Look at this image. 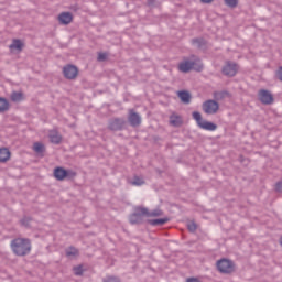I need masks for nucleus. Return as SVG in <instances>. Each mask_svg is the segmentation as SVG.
Listing matches in <instances>:
<instances>
[{
  "mask_svg": "<svg viewBox=\"0 0 282 282\" xmlns=\"http://www.w3.org/2000/svg\"><path fill=\"white\" fill-rule=\"evenodd\" d=\"M11 250L15 257H28L32 252V240L30 238H15L11 240Z\"/></svg>",
  "mask_w": 282,
  "mask_h": 282,
  "instance_id": "1",
  "label": "nucleus"
},
{
  "mask_svg": "<svg viewBox=\"0 0 282 282\" xmlns=\"http://www.w3.org/2000/svg\"><path fill=\"white\" fill-rule=\"evenodd\" d=\"M78 173L72 169H65L63 166H56L53 170V176L57 182H65V180H68L73 182V180H76V176Z\"/></svg>",
  "mask_w": 282,
  "mask_h": 282,
  "instance_id": "2",
  "label": "nucleus"
},
{
  "mask_svg": "<svg viewBox=\"0 0 282 282\" xmlns=\"http://www.w3.org/2000/svg\"><path fill=\"white\" fill-rule=\"evenodd\" d=\"M149 208L137 206L132 214L129 215V223L131 226H142L144 224V217H148Z\"/></svg>",
  "mask_w": 282,
  "mask_h": 282,
  "instance_id": "3",
  "label": "nucleus"
},
{
  "mask_svg": "<svg viewBox=\"0 0 282 282\" xmlns=\"http://www.w3.org/2000/svg\"><path fill=\"white\" fill-rule=\"evenodd\" d=\"M192 118H193V120H195V122H196L197 127H199V129H203L204 131H217V123H215L213 121L204 120V118H202V112L194 111L192 113Z\"/></svg>",
  "mask_w": 282,
  "mask_h": 282,
  "instance_id": "4",
  "label": "nucleus"
},
{
  "mask_svg": "<svg viewBox=\"0 0 282 282\" xmlns=\"http://www.w3.org/2000/svg\"><path fill=\"white\" fill-rule=\"evenodd\" d=\"M216 268L220 274H232L235 272V262L228 258H221L216 262Z\"/></svg>",
  "mask_w": 282,
  "mask_h": 282,
  "instance_id": "5",
  "label": "nucleus"
},
{
  "mask_svg": "<svg viewBox=\"0 0 282 282\" xmlns=\"http://www.w3.org/2000/svg\"><path fill=\"white\" fill-rule=\"evenodd\" d=\"M238 72H239V64L232 61H226L225 65L221 68L223 76H227V78H235Z\"/></svg>",
  "mask_w": 282,
  "mask_h": 282,
  "instance_id": "6",
  "label": "nucleus"
},
{
  "mask_svg": "<svg viewBox=\"0 0 282 282\" xmlns=\"http://www.w3.org/2000/svg\"><path fill=\"white\" fill-rule=\"evenodd\" d=\"M109 131H124L127 129V120L124 118H112L108 122Z\"/></svg>",
  "mask_w": 282,
  "mask_h": 282,
  "instance_id": "7",
  "label": "nucleus"
},
{
  "mask_svg": "<svg viewBox=\"0 0 282 282\" xmlns=\"http://www.w3.org/2000/svg\"><path fill=\"white\" fill-rule=\"evenodd\" d=\"M63 74L66 80H76L78 77V66L74 64H67L63 67Z\"/></svg>",
  "mask_w": 282,
  "mask_h": 282,
  "instance_id": "8",
  "label": "nucleus"
},
{
  "mask_svg": "<svg viewBox=\"0 0 282 282\" xmlns=\"http://www.w3.org/2000/svg\"><path fill=\"white\" fill-rule=\"evenodd\" d=\"M203 111L207 113V116H214L219 111V102L214 99H208L203 104Z\"/></svg>",
  "mask_w": 282,
  "mask_h": 282,
  "instance_id": "9",
  "label": "nucleus"
},
{
  "mask_svg": "<svg viewBox=\"0 0 282 282\" xmlns=\"http://www.w3.org/2000/svg\"><path fill=\"white\" fill-rule=\"evenodd\" d=\"M258 99L262 105H273L274 104V95L268 89H260L258 91Z\"/></svg>",
  "mask_w": 282,
  "mask_h": 282,
  "instance_id": "10",
  "label": "nucleus"
},
{
  "mask_svg": "<svg viewBox=\"0 0 282 282\" xmlns=\"http://www.w3.org/2000/svg\"><path fill=\"white\" fill-rule=\"evenodd\" d=\"M128 122L131 127H140L142 124V117H140V113L135 112V110L130 109L129 116H128Z\"/></svg>",
  "mask_w": 282,
  "mask_h": 282,
  "instance_id": "11",
  "label": "nucleus"
},
{
  "mask_svg": "<svg viewBox=\"0 0 282 282\" xmlns=\"http://www.w3.org/2000/svg\"><path fill=\"white\" fill-rule=\"evenodd\" d=\"M192 45H196L197 50L206 52L208 50V41L204 37H194L192 39Z\"/></svg>",
  "mask_w": 282,
  "mask_h": 282,
  "instance_id": "12",
  "label": "nucleus"
},
{
  "mask_svg": "<svg viewBox=\"0 0 282 282\" xmlns=\"http://www.w3.org/2000/svg\"><path fill=\"white\" fill-rule=\"evenodd\" d=\"M194 67H195V62L189 59L183 61L178 64V69L183 74H188V72H191Z\"/></svg>",
  "mask_w": 282,
  "mask_h": 282,
  "instance_id": "13",
  "label": "nucleus"
},
{
  "mask_svg": "<svg viewBox=\"0 0 282 282\" xmlns=\"http://www.w3.org/2000/svg\"><path fill=\"white\" fill-rule=\"evenodd\" d=\"M58 21L61 25H69V23L74 21V15L72 14V12H62L58 15Z\"/></svg>",
  "mask_w": 282,
  "mask_h": 282,
  "instance_id": "14",
  "label": "nucleus"
},
{
  "mask_svg": "<svg viewBox=\"0 0 282 282\" xmlns=\"http://www.w3.org/2000/svg\"><path fill=\"white\" fill-rule=\"evenodd\" d=\"M177 97L180 98L181 102H183V105H191V98H193L191 91L188 90H178Z\"/></svg>",
  "mask_w": 282,
  "mask_h": 282,
  "instance_id": "15",
  "label": "nucleus"
},
{
  "mask_svg": "<svg viewBox=\"0 0 282 282\" xmlns=\"http://www.w3.org/2000/svg\"><path fill=\"white\" fill-rule=\"evenodd\" d=\"M10 100L11 102H23V100H25V95L21 90H13L10 95Z\"/></svg>",
  "mask_w": 282,
  "mask_h": 282,
  "instance_id": "16",
  "label": "nucleus"
},
{
  "mask_svg": "<svg viewBox=\"0 0 282 282\" xmlns=\"http://www.w3.org/2000/svg\"><path fill=\"white\" fill-rule=\"evenodd\" d=\"M171 221L170 217H164V218H155V219H148L147 224L150 226H164V224H169Z\"/></svg>",
  "mask_w": 282,
  "mask_h": 282,
  "instance_id": "17",
  "label": "nucleus"
},
{
  "mask_svg": "<svg viewBox=\"0 0 282 282\" xmlns=\"http://www.w3.org/2000/svg\"><path fill=\"white\" fill-rule=\"evenodd\" d=\"M170 124H172V127H182L184 124V120H182V117L178 115L173 113L170 116Z\"/></svg>",
  "mask_w": 282,
  "mask_h": 282,
  "instance_id": "18",
  "label": "nucleus"
},
{
  "mask_svg": "<svg viewBox=\"0 0 282 282\" xmlns=\"http://www.w3.org/2000/svg\"><path fill=\"white\" fill-rule=\"evenodd\" d=\"M48 138L52 144H61V142H63V135H61L58 131H51Z\"/></svg>",
  "mask_w": 282,
  "mask_h": 282,
  "instance_id": "19",
  "label": "nucleus"
},
{
  "mask_svg": "<svg viewBox=\"0 0 282 282\" xmlns=\"http://www.w3.org/2000/svg\"><path fill=\"white\" fill-rule=\"evenodd\" d=\"M12 152L8 148H0V162L6 163L10 160Z\"/></svg>",
  "mask_w": 282,
  "mask_h": 282,
  "instance_id": "20",
  "label": "nucleus"
},
{
  "mask_svg": "<svg viewBox=\"0 0 282 282\" xmlns=\"http://www.w3.org/2000/svg\"><path fill=\"white\" fill-rule=\"evenodd\" d=\"M10 50H17L18 52H23V47H25V44L23 43V41L19 40V39H14L12 41V44H10Z\"/></svg>",
  "mask_w": 282,
  "mask_h": 282,
  "instance_id": "21",
  "label": "nucleus"
},
{
  "mask_svg": "<svg viewBox=\"0 0 282 282\" xmlns=\"http://www.w3.org/2000/svg\"><path fill=\"white\" fill-rule=\"evenodd\" d=\"M33 151L37 153V155H41V158H44L45 153V144L41 142H35L33 144Z\"/></svg>",
  "mask_w": 282,
  "mask_h": 282,
  "instance_id": "22",
  "label": "nucleus"
},
{
  "mask_svg": "<svg viewBox=\"0 0 282 282\" xmlns=\"http://www.w3.org/2000/svg\"><path fill=\"white\" fill-rule=\"evenodd\" d=\"M6 111H10V101L4 97H0V113H6Z\"/></svg>",
  "mask_w": 282,
  "mask_h": 282,
  "instance_id": "23",
  "label": "nucleus"
},
{
  "mask_svg": "<svg viewBox=\"0 0 282 282\" xmlns=\"http://www.w3.org/2000/svg\"><path fill=\"white\" fill-rule=\"evenodd\" d=\"M65 252L66 257H78V249L74 246L68 247Z\"/></svg>",
  "mask_w": 282,
  "mask_h": 282,
  "instance_id": "24",
  "label": "nucleus"
},
{
  "mask_svg": "<svg viewBox=\"0 0 282 282\" xmlns=\"http://www.w3.org/2000/svg\"><path fill=\"white\" fill-rule=\"evenodd\" d=\"M162 215H164V212L160 208H156L152 212H149L148 209V217H162Z\"/></svg>",
  "mask_w": 282,
  "mask_h": 282,
  "instance_id": "25",
  "label": "nucleus"
},
{
  "mask_svg": "<svg viewBox=\"0 0 282 282\" xmlns=\"http://www.w3.org/2000/svg\"><path fill=\"white\" fill-rule=\"evenodd\" d=\"M30 221H32V217H30V216H24V217L20 220V224H21V226H24V228H30Z\"/></svg>",
  "mask_w": 282,
  "mask_h": 282,
  "instance_id": "26",
  "label": "nucleus"
},
{
  "mask_svg": "<svg viewBox=\"0 0 282 282\" xmlns=\"http://www.w3.org/2000/svg\"><path fill=\"white\" fill-rule=\"evenodd\" d=\"M225 3L228 8H237V6H239V0H225Z\"/></svg>",
  "mask_w": 282,
  "mask_h": 282,
  "instance_id": "27",
  "label": "nucleus"
},
{
  "mask_svg": "<svg viewBox=\"0 0 282 282\" xmlns=\"http://www.w3.org/2000/svg\"><path fill=\"white\" fill-rule=\"evenodd\" d=\"M83 272L84 270L82 264L74 267V273L76 276H83Z\"/></svg>",
  "mask_w": 282,
  "mask_h": 282,
  "instance_id": "28",
  "label": "nucleus"
},
{
  "mask_svg": "<svg viewBox=\"0 0 282 282\" xmlns=\"http://www.w3.org/2000/svg\"><path fill=\"white\" fill-rule=\"evenodd\" d=\"M187 230L189 232H195L197 230V224L195 221L187 224Z\"/></svg>",
  "mask_w": 282,
  "mask_h": 282,
  "instance_id": "29",
  "label": "nucleus"
},
{
  "mask_svg": "<svg viewBox=\"0 0 282 282\" xmlns=\"http://www.w3.org/2000/svg\"><path fill=\"white\" fill-rule=\"evenodd\" d=\"M142 184H144V182L142 181V178H140V176H134L132 185L133 186H142Z\"/></svg>",
  "mask_w": 282,
  "mask_h": 282,
  "instance_id": "30",
  "label": "nucleus"
},
{
  "mask_svg": "<svg viewBox=\"0 0 282 282\" xmlns=\"http://www.w3.org/2000/svg\"><path fill=\"white\" fill-rule=\"evenodd\" d=\"M107 53H98L97 61H99V63H104V61H107Z\"/></svg>",
  "mask_w": 282,
  "mask_h": 282,
  "instance_id": "31",
  "label": "nucleus"
},
{
  "mask_svg": "<svg viewBox=\"0 0 282 282\" xmlns=\"http://www.w3.org/2000/svg\"><path fill=\"white\" fill-rule=\"evenodd\" d=\"M104 282H121V281H120V278L111 275V276H108L106 280H104Z\"/></svg>",
  "mask_w": 282,
  "mask_h": 282,
  "instance_id": "32",
  "label": "nucleus"
},
{
  "mask_svg": "<svg viewBox=\"0 0 282 282\" xmlns=\"http://www.w3.org/2000/svg\"><path fill=\"white\" fill-rule=\"evenodd\" d=\"M192 69H194V72H202L204 69V65L195 62V65Z\"/></svg>",
  "mask_w": 282,
  "mask_h": 282,
  "instance_id": "33",
  "label": "nucleus"
},
{
  "mask_svg": "<svg viewBox=\"0 0 282 282\" xmlns=\"http://www.w3.org/2000/svg\"><path fill=\"white\" fill-rule=\"evenodd\" d=\"M275 193H282V181L275 183Z\"/></svg>",
  "mask_w": 282,
  "mask_h": 282,
  "instance_id": "34",
  "label": "nucleus"
},
{
  "mask_svg": "<svg viewBox=\"0 0 282 282\" xmlns=\"http://www.w3.org/2000/svg\"><path fill=\"white\" fill-rule=\"evenodd\" d=\"M275 76L282 83V66H280L275 73Z\"/></svg>",
  "mask_w": 282,
  "mask_h": 282,
  "instance_id": "35",
  "label": "nucleus"
},
{
  "mask_svg": "<svg viewBox=\"0 0 282 282\" xmlns=\"http://www.w3.org/2000/svg\"><path fill=\"white\" fill-rule=\"evenodd\" d=\"M186 282H203V281L199 278L192 276V278H187Z\"/></svg>",
  "mask_w": 282,
  "mask_h": 282,
  "instance_id": "36",
  "label": "nucleus"
},
{
  "mask_svg": "<svg viewBox=\"0 0 282 282\" xmlns=\"http://www.w3.org/2000/svg\"><path fill=\"white\" fill-rule=\"evenodd\" d=\"M70 10H73V12H78V10H80V7H78V4L72 6Z\"/></svg>",
  "mask_w": 282,
  "mask_h": 282,
  "instance_id": "37",
  "label": "nucleus"
},
{
  "mask_svg": "<svg viewBox=\"0 0 282 282\" xmlns=\"http://www.w3.org/2000/svg\"><path fill=\"white\" fill-rule=\"evenodd\" d=\"M155 1L156 0H148V6H149V8H153V6H155Z\"/></svg>",
  "mask_w": 282,
  "mask_h": 282,
  "instance_id": "38",
  "label": "nucleus"
},
{
  "mask_svg": "<svg viewBox=\"0 0 282 282\" xmlns=\"http://www.w3.org/2000/svg\"><path fill=\"white\" fill-rule=\"evenodd\" d=\"M202 3H213V0H200Z\"/></svg>",
  "mask_w": 282,
  "mask_h": 282,
  "instance_id": "39",
  "label": "nucleus"
},
{
  "mask_svg": "<svg viewBox=\"0 0 282 282\" xmlns=\"http://www.w3.org/2000/svg\"><path fill=\"white\" fill-rule=\"evenodd\" d=\"M153 140H154V142H159V140H161V139H160V137L154 135V137H153Z\"/></svg>",
  "mask_w": 282,
  "mask_h": 282,
  "instance_id": "40",
  "label": "nucleus"
},
{
  "mask_svg": "<svg viewBox=\"0 0 282 282\" xmlns=\"http://www.w3.org/2000/svg\"><path fill=\"white\" fill-rule=\"evenodd\" d=\"M280 246L282 247V236L280 237Z\"/></svg>",
  "mask_w": 282,
  "mask_h": 282,
  "instance_id": "41",
  "label": "nucleus"
}]
</instances>
